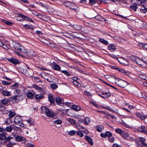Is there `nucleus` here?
<instances>
[{
	"label": "nucleus",
	"instance_id": "52",
	"mask_svg": "<svg viewBox=\"0 0 147 147\" xmlns=\"http://www.w3.org/2000/svg\"><path fill=\"white\" fill-rule=\"evenodd\" d=\"M130 7L132 9L135 11H136V10L137 7L136 5H131L130 6Z\"/></svg>",
	"mask_w": 147,
	"mask_h": 147
},
{
	"label": "nucleus",
	"instance_id": "12",
	"mask_svg": "<svg viewBox=\"0 0 147 147\" xmlns=\"http://www.w3.org/2000/svg\"><path fill=\"white\" fill-rule=\"evenodd\" d=\"M118 71L120 72L123 73L127 76H129L130 75V73L128 71H126L123 69L119 68Z\"/></svg>",
	"mask_w": 147,
	"mask_h": 147
},
{
	"label": "nucleus",
	"instance_id": "45",
	"mask_svg": "<svg viewBox=\"0 0 147 147\" xmlns=\"http://www.w3.org/2000/svg\"><path fill=\"white\" fill-rule=\"evenodd\" d=\"M12 122V121L11 120V118L9 117L5 121L6 123L8 124H10Z\"/></svg>",
	"mask_w": 147,
	"mask_h": 147
},
{
	"label": "nucleus",
	"instance_id": "24",
	"mask_svg": "<svg viewBox=\"0 0 147 147\" xmlns=\"http://www.w3.org/2000/svg\"><path fill=\"white\" fill-rule=\"evenodd\" d=\"M142 7L140 11L142 13H145L147 12V8L144 5H142Z\"/></svg>",
	"mask_w": 147,
	"mask_h": 147
},
{
	"label": "nucleus",
	"instance_id": "1",
	"mask_svg": "<svg viewBox=\"0 0 147 147\" xmlns=\"http://www.w3.org/2000/svg\"><path fill=\"white\" fill-rule=\"evenodd\" d=\"M41 110L42 112L41 113H45L46 115L49 117H54L55 115L53 113V111H51L46 107L43 106L41 108Z\"/></svg>",
	"mask_w": 147,
	"mask_h": 147
},
{
	"label": "nucleus",
	"instance_id": "6",
	"mask_svg": "<svg viewBox=\"0 0 147 147\" xmlns=\"http://www.w3.org/2000/svg\"><path fill=\"white\" fill-rule=\"evenodd\" d=\"M15 140L17 142H21L22 143H25L26 142V139L25 138L21 136H18L15 137Z\"/></svg>",
	"mask_w": 147,
	"mask_h": 147
},
{
	"label": "nucleus",
	"instance_id": "18",
	"mask_svg": "<svg viewBox=\"0 0 147 147\" xmlns=\"http://www.w3.org/2000/svg\"><path fill=\"white\" fill-rule=\"evenodd\" d=\"M115 131L117 133L120 134L121 135H123L124 133V131L119 128L116 129Z\"/></svg>",
	"mask_w": 147,
	"mask_h": 147
},
{
	"label": "nucleus",
	"instance_id": "46",
	"mask_svg": "<svg viewBox=\"0 0 147 147\" xmlns=\"http://www.w3.org/2000/svg\"><path fill=\"white\" fill-rule=\"evenodd\" d=\"M26 147H34V144L28 143L26 144Z\"/></svg>",
	"mask_w": 147,
	"mask_h": 147
},
{
	"label": "nucleus",
	"instance_id": "49",
	"mask_svg": "<svg viewBox=\"0 0 147 147\" xmlns=\"http://www.w3.org/2000/svg\"><path fill=\"white\" fill-rule=\"evenodd\" d=\"M25 19L29 22H33V21L30 18L27 17H25Z\"/></svg>",
	"mask_w": 147,
	"mask_h": 147
},
{
	"label": "nucleus",
	"instance_id": "63",
	"mask_svg": "<svg viewBox=\"0 0 147 147\" xmlns=\"http://www.w3.org/2000/svg\"><path fill=\"white\" fill-rule=\"evenodd\" d=\"M100 135L101 137L105 138H106L107 137L106 133L105 134V133H102L100 134Z\"/></svg>",
	"mask_w": 147,
	"mask_h": 147
},
{
	"label": "nucleus",
	"instance_id": "11",
	"mask_svg": "<svg viewBox=\"0 0 147 147\" xmlns=\"http://www.w3.org/2000/svg\"><path fill=\"white\" fill-rule=\"evenodd\" d=\"M86 140L91 145H93V142H92V139L88 136H85Z\"/></svg>",
	"mask_w": 147,
	"mask_h": 147
},
{
	"label": "nucleus",
	"instance_id": "9",
	"mask_svg": "<svg viewBox=\"0 0 147 147\" xmlns=\"http://www.w3.org/2000/svg\"><path fill=\"white\" fill-rule=\"evenodd\" d=\"M109 50H110L111 51H114L116 49L115 46L113 45H110L108 47Z\"/></svg>",
	"mask_w": 147,
	"mask_h": 147
},
{
	"label": "nucleus",
	"instance_id": "28",
	"mask_svg": "<svg viewBox=\"0 0 147 147\" xmlns=\"http://www.w3.org/2000/svg\"><path fill=\"white\" fill-rule=\"evenodd\" d=\"M74 28L76 30H80L81 29L82 27L80 25H75L74 26Z\"/></svg>",
	"mask_w": 147,
	"mask_h": 147
},
{
	"label": "nucleus",
	"instance_id": "4",
	"mask_svg": "<svg viewBox=\"0 0 147 147\" xmlns=\"http://www.w3.org/2000/svg\"><path fill=\"white\" fill-rule=\"evenodd\" d=\"M116 84L117 85L122 88H125L127 85V82L121 79H116Z\"/></svg>",
	"mask_w": 147,
	"mask_h": 147
},
{
	"label": "nucleus",
	"instance_id": "20",
	"mask_svg": "<svg viewBox=\"0 0 147 147\" xmlns=\"http://www.w3.org/2000/svg\"><path fill=\"white\" fill-rule=\"evenodd\" d=\"M71 108L73 109L76 111H80L81 109V108L79 106H77L75 105H72Z\"/></svg>",
	"mask_w": 147,
	"mask_h": 147
},
{
	"label": "nucleus",
	"instance_id": "44",
	"mask_svg": "<svg viewBox=\"0 0 147 147\" xmlns=\"http://www.w3.org/2000/svg\"><path fill=\"white\" fill-rule=\"evenodd\" d=\"M12 129L14 130L19 131L20 130V128L16 125H13L12 127Z\"/></svg>",
	"mask_w": 147,
	"mask_h": 147
},
{
	"label": "nucleus",
	"instance_id": "42",
	"mask_svg": "<svg viewBox=\"0 0 147 147\" xmlns=\"http://www.w3.org/2000/svg\"><path fill=\"white\" fill-rule=\"evenodd\" d=\"M76 127L79 130H80L81 129H82H82H84V127H83L81 125L78 124L76 125Z\"/></svg>",
	"mask_w": 147,
	"mask_h": 147
},
{
	"label": "nucleus",
	"instance_id": "33",
	"mask_svg": "<svg viewBox=\"0 0 147 147\" xmlns=\"http://www.w3.org/2000/svg\"><path fill=\"white\" fill-rule=\"evenodd\" d=\"M61 71L62 73L64 74L65 75L67 76H70V74H69L67 70H61Z\"/></svg>",
	"mask_w": 147,
	"mask_h": 147
},
{
	"label": "nucleus",
	"instance_id": "30",
	"mask_svg": "<svg viewBox=\"0 0 147 147\" xmlns=\"http://www.w3.org/2000/svg\"><path fill=\"white\" fill-rule=\"evenodd\" d=\"M104 129L103 126L101 125H99L97 127L96 130L100 132Z\"/></svg>",
	"mask_w": 147,
	"mask_h": 147
},
{
	"label": "nucleus",
	"instance_id": "8",
	"mask_svg": "<svg viewBox=\"0 0 147 147\" xmlns=\"http://www.w3.org/2000/svg\"><path fill=\"white\" fill-rule=\"evenodd\" d=\"M51 67L54 70L57 71H59L61 69L60 66L56 63H53Z\"/></svg>",
	"mask_w": 147,
	"mask_h": 147
},
{
	"label": "nucleus",
	"instance_id": "21",
	"mask_svg": "<svg viewBox=\"0 0 147 147\" xmlns=\"http://www.w3.org/2000/svg\"><path fill=\"white\" fill-rule=\"evenodd\" d=\"M90 122V119L89 117H87L85 118L84 120V124L86 125L89 124Z\"/></svg>",
	"mask_w": 147,
	"mask_h": 147
},
{
	"label": "nucleus",
	"instance_id": "64",
	"mask_svg": "<svg viewBox=\"0 0 147 147\" xmlns=\"http://www.w3.org/2000/svg\"><path fill=\"white\" fill-rule=\"evenodd\" d=\"M111 68L113 69L117 70L118 71L119 69V68L118 67L114 66H112Z\"/></svg>",
	"mask_w": 147,
	"mask_h": 147
},
{
	"label": "nucleus",
	"instance_id": "53",
	"mask_svg": "<svg viewBox=\"0 0 147 147\" xmlns=\"http://www.w3.org/2000/svg\"><path fill=\"white\" fill-rule=\"evenodd\" d=\"M109 140L111 142H113L115 141V138L113 137L109 138Z\"/></svg>",
	"mask_w": 147,
	"mask_h": 147
},
{
	"label": "nucleus",
	"instance_id": "32",
	"mask_svg": "<svg viewBox=\"0 0 147 147\" xmlns=\"http://www.w3.org/2000/svg\"><path fill=\"white\" fill-rule=\"evenodd\" d=\"M68 121L71 124L74 125L76 123V121L71 119H69L68 120Z\"/></svg>",
	"mask_w": 147,
	"mask_h": 147
},
{
	"label": "nucleus",
	"instance_id": "3",
	"mask_svg": "<svg viewBox=\"0 0 147 147\" xmlns=\"http://www.w3.org/2000/svg\"><path fill=\"white\" fill-rule=\"evenodd\" d=\"M14 121L16 125L21 127H24V125L23 123L21 117L19 116H16L14 118Z\"/></svg>",
	"mask_w": 147,
	"mask_h": 147
},
{
	"label": "nucleus",
	"instance_id": "61",
	"mask_svg": "<svg viewBox=\"0 0 147 147\" xmlns=\"http://www.w3.org/2000/svg\"><path fill=\"white\" fill-rule=\"evenodd\" d=\"M103 1V0H96V2L99 4H100Z\"/></svg>",
	"mask_w": 147,
	"mask_h": 147
},
{
	"label": "nucleus",
	"instance_id": "57",
	"mask_svg": "<svg viewBox=\"0 0 147 147\" xmlns=\"http://www.w3.org/2000/svg\"><path fill=\"white\" fill-rule=\"evenodd\" d=\"M1 102L2 103L5 104L7 103L8 100L7 99H4L2 100Z\"/></svg>",
	"mask_w": 147,
	"mask_h": 147
},
{
	"label": "nucleus",
	"instance_id": "31",
	"mask_svg": "<svg viewBox=\"0 0 147 147\" xmlns=\"http://www.w3.org/2000/svg\"><path fill=\"white\" fill-rule=\"evenodd\" d=\"M27 97L30 99H32L33 96V94L31 92H28L27 94Z\"/></svg>",
	"mask_w": 147,
	"mask_h": 147
},
{
	"label": "nucleus",
	"instance_id": "58",
	"mask_svg": "<svg viewBox=\"0 0 147 147\" xmlns=\"http://www.w3.org/2000/svg\"><path fill=\"white\" fill-rule=\"evenodd\" d=\"M105 109L107 110L110 111L115 112V111H114V109L113 108H110L109 107H107L105 108Z\"/></svg>",
	"mask_w": 147,
	"mask_h": 147
},
{
	"label": "nucleus",
	"instance_id": "7",
	"mask_svg": "<svg viewBox=\"0 0 147 147\" xmlns=\"http://www.w3.org/2000/svg\"><path fill=\"white\" fill-rule=\"evenodd\" d=\"M7 60L10 62L14 64H17L19 63V61L16 59L13 58H7Z\"/></svg>",
	"mask_w": 147,
	"mask_h": 147
},
{
	"label": "nucleus",
	"instance_id": "29",
	"mask_svg": "<svg viewBox=\"0 0 147 147\" xmlns=\"http://www.w3.org/2000/svg\"><path fill=\"white\" fill-rule=\"evenodd\" d=\"M76 133V131L72 130L69 131L68 134L70 136H72L74 135Z\"/></svg>",
	"mask_w": 147,
	"mask_h": 147
},
{
	"label": "nucleus",
	"instance_id": "41",
	"mask_svg": "<svg viewBox=\"0 0 147 147\" xmlns=\"http://www.w3.org/2000/svg\"><path fill=\"white\" fill-rule=\"evenodd\" d=\"M18 84L17 83H15L14 84L11 86L12 89H15L16 88L18 87Z\"/></svg>",
	"mask_w": 147,
	"mask_h": 147
},
{
	"label": "nucleus",
	"instance_id": "48",
	"mask_svg": "<svg viewBox=\"0 0 147 147\" xmlns=\"http://www.w3.org/2000/svg\"><path fill=\"white\" fill-rule=\"evenodd\" d=\"M142 79H144L145 80H146V77L145 75L140 74L139 76Z\"/></svg>",
	"mask_w": 147,
	"mask_h": 147
},
{
	"label": "nucleus",
	"instance_id": "2",
	"mask_svg": "<svg viewBox=\"0 0 147 147\" xmlns=\"http://www.w3.org/2000/svg\"><path fill=\"white\" fill-rule=\"evenodd\" d=\"M25 98V94H18L11 97L13 100H14L15 102H17L21 101Z\"/></svg>",
	"mask_w": 147,
	"mask_h": 147
},
{
	"label": "nucleus",
	"instance_id": "37",
	"mask_svg": "<svg viewBox=\"0 0 147 147\" xmlns=\"http://www.w3.org/2000/svg\"><path fill=\"white\" fill-rule=\"evenodd\" d=\"M73 83L74 85L78 87H80L81 85L80 84L78 81H73Z\"/></svg>",
	"mask_w": 147,
	"mask_h": 147
},
{
	"label": "nucleus",
	"instance_id": "60",
	"mask_svg": "<svg viewBox=\"0 0 147 147\" xmlns=\"http://www.w3.org/2000/svg\"><path fill=\"white\" fill-rule=\"evenodd\" d=\"M31 26L28 24H26L24 26V27L26 28L27 29H30V28Z\"/></svg>",
	"mask_w": 147,
	"mask_h": 147
},
{
	"label": "nucleus",
	"instance_id": "47",
	"mask_svg": "<svg viewBox=\"0 0 147 147\" xmlns=\"http://www.w3.org/2000/svg\"><path fill=\"white\" fill-rule=\"evenodd\" d=\"M33 87L37 90H41V88L36 85L34 84L33 85Z\"/></svg>",
	"mask_w": 147,
	"mask_h": 147
},
{
	"label": "nucleus",
	"instance_id": "54",
	"mask_svg": "<svg viewBox=\"0 0 147 147\" xmlns=\"http://www.w3.org/2000/svg\"><path fill=\"white\" fill-rule=\"evenodd\" d=\"M91 104L93 105L94 106L98 108V105L95 102L93 101H91Z\"/></svg>",
	"mask_w": 147,
	"mask_h": 147
},
{
	"label": "nucleus",
	"instance_id": "10",
	"mask_svg": "<svg viewBox=\"0 0 147 147\" xmlns=\"http://www.w3.org/2000/svg\"><path fill=\"white\" fill-rule=\"evenodd\" d=\"M118 79L116 78L115 77L113 76H110L109 77V81L111 82H113L115 80V82H116V79Z\"/></svg>",
	"mask_w": 147,
	"mask_h": 147
},
{
	"label": "nucleus",
	"instance_id": "56",
	"mask_svg": "<svg viewBox=\"0 0 147 147\" xmlns=\"http://www.w3.org/2000/svg\"><path fill=\"white\" fill-rule=\"evenodd\" d=\"M89 2L91 5H93L96 3V1L95 0H89Z\"/></svg>",
	"mask_w": 147,
	"mask_h": 147
},
{
	"label": "nucleus",
	"instance_id": "22",
	"mask_svg": "<svg viewBox=\"0 0 147 147\" xmlns=\"http://www.w3.org/2000/svg\"><path fill=\"white\" fill-rule=\"evenodd\" d=\"M71 2L69 1H65L63 3L64 5L66 7H68L71 9H74V8L69 7V6H71Z\"/></svg>",
	"mask_w": 147,
	"mask_h": 147
},
{
	"label": "nucleus",
	"instance_id": "35",
	"mask_svg": "<svg viewBox=\"0 0 147 147\" xmlns=\"http://www.w3.org/2000/svg\"><path fill=\"white\" fill-rule=\"evenodd\" d=\"M6 139V136L3 134H0V139L1 140H3Z\"/></svg>",
	"mask_w": 147,
	"mask_h": 147
},
{
	"label": "nucleus",
	"instance_id": "55",
	"mask_svg": "<svg viewBox=\"0 0 147 147\" xmlns=\"http://www.w3.org/2000/svg\"><path fill=\"white\" fill-rule=\"evenodd\" d=\"M20 90L18 89H16L14 91L15 94H20Z\"/></svg>",
	"mask_w": 147,
	"mask_h": 147
},
{
	"label": "nucleus",
	"instance_id": "26",
	"mask_svg": "<svg viewBox=\"0 0 147 147\" xmlns=\"http://www.w3.org/2000/svg\"><path fill=\"white\" fill-rule=\"evenodd\" d=\"M131 59L133 61L135 62H136L137 60L139 59L138 57H136L134 56H131Z\"/></svg>",
	"mask_w": 147,
	"mask_h": 147
},
{
	"label": "nucleus",
	"instance_id": "36",
	"mask_svg": "<svg viewBox=\"0 0 147 147\" xmlns=\"http://www.w3.org/2000/svg\"><path fill=\"white\" fill-rule=\"evenodd\" d=\"M20 45L18 43H15L14 45V47L16 49L19 50V49H20Z\"/></svg>",
	"mask_w": 147,
	"mask_h": 147
},
{
	"label": "nucleus",
	"instance_id": "15",
	"mask_svg": "<svg viewBox=\"0 0 147 147\" xmlns=\"http://www.w3.org/2000/svg\"><path fill=\"white\" fill-rule=\"evenodd\" d=\"M2 93L4 96H9L10 95V92L6 90H3L2 91Z\"/></svg>",
	"mask_w": 147,
	"mask_h": 147
},
{
	"label": "nucleus",
	"instance_id": "59",
	"mask_svg": "<svg viewBox=\"0 0 147 147\" xmlns=\"http://www.w3.org/2000/svg\"><path fill=\"white\" fill-rule=\"evenodd\" d=\"M2 84L3 85H8L11 84V83H9L7 81H2Z\"/></svg>",
	"mask_w": 147,
	"mask_h": 147
},
{
	"label": "nucleus",
	"instance_id": "17",
	"mask_svg": "<svg viewBox=\"0 0 147 147\" xmlns=\"http://www.w3.org/2000/svg\"><path fill=\"white\" fill-rule=\"evenodd\" d=\"M8 112L9 113L8 116L10 118L13 117L16 115V113L15 112H13L11 111H9Z\"/></svg>",
	"mask_w": 147,
	"mask_h": 147
},
{
	"label": "nucleus",
	"instance_id": "38",
	"mask_svg": "<svg viewBox=\"0 0 147 147\" xmlns=\"http://www.w3.org/2000/svg\"><path fill=\"white\" fill-rule=\"evenodd\" d=\"M5 129L7 132H10L11 131L12 128V127L10 126H7L5 128Z\"/></svg>",
	"mask_w": 147,
	"mask_h": 147
},
{
	"label": "nucleus",
	"instance_id": "40",
	"mask_svg": "<svg viewBox=\"0 0 147 147\" xmlns=\"http://www.w3.org/2000/svg\"><path fill=\"white\" fill-rule=\"evenodd\" d=\"M19 50L20 52L25 53H26L27 52V50L25 49L23 47L20 48V49H19Z\"/></svg>",
	"mask_w": 147,
	"mask_h": 147
},
{
	"label": "nucleus",
	"instance_id": "14",
	"mask_svg": "<svg viewBox=\"0 0 147 147\" xmlns=\"http://www.w3.org/2000/svg\"><path fill=\"white\" fill-rule=\"evenodd\" d=\"M44 96V95L42 94H39L36 95L35 96V98L36 100H39L42 98Z\"/></svg>",
	"mask_w": 147,
	"mask_h": 147
},
{
	"label": "nucleus",
	"instance_id": "39",
	"mask_svg": "<svg viewBox=\"0 0 147 147\" xmlns=\"http://www.w3.org/2000/svg\"><path fill=\"white\" fill-rule=\"evenodd\" d=\"M54 122L56 124H60L62 123V121L60 119H57L55 120Z\"/></svg>",
	"mask_w": 147,
	"mask_h": 147
},
{
	"label": "nucleus",
	"instance_id": "16",
	"mask_svg": "<svg viewBox=\"0 0 147 147\" xmlns=\"http://www.w3.org/2000/svg\"><path fill=\"white\" fill-rule=\"evenodd\" d=\"M137 130L141 132L144 133H146V130L145 129V127L144 126H142L141 127L138 128Z\"/></svg>",
	"mask_w": 147,
	"mask_h": 147
},
{
	"label": "nucleus",
	"instance_id": "51",
	"mask_svg": "<svg viewBox=\"0 0 147 147\" xmlns=\"http://www.w3.org/2000/svg\"><path fill=\"white\" fill-rule=\"evenodd\" d=\"M106 136H108V137H110L112 135V133L109 131H107L106 132Z\"/></svg>",
	"mask_w": 147,
	"mask_h": 147
},
{
	"label": "nucleus",
	"instance_id": "34",
	"mask_svg": "<svg viewBox=\"0 0 147 147\" xmlns=\"http://www.w3.org/2000/svg\"><path fill=\"white\" fill-rule=\"evenodd\" d=\"M51 87L53 90L56 89L58 87L57 85L55 84H52L51 85Z\"/></svg>",
	"mask_w": 147,
	"mask_h": 147
},
{
	"label": "nucleus",
	"instance_id": "13",
	"mask_svg": "<svg viewBox=\"0 0 147 147\" xmlns=\"http://www.w3.org/2000/svg\"><path fill=\"white\" fill-rule=\"evenodd\" d=\"M48 99L51 103H54L55 102V100L52 96V94H50L48 95Z\"/></svg>",
	"mask_w": 147,
	"mask_h": 147
},
{
	"label": "nucleus",
	"instance_id": "19",
	"mask_svg": "<svg viewBox=\"0 0 147 147\" xmlns=\"http://www.w3.org/2000/svg\"><path fill=\"white\" fill-rule=\"evenodd\" d=\"M2 22L4 24L10 26H11L13 25V23L11 22L7 21L4 20H2Z\"/></svg>",
	"mask_w": 147,
	"mask_h": 147
},
{
	"label": "nucleus",
	"instance_id": "62",
	"mask_svg": "<svg viewBox=\"0 0 147 147\" xmlns=\"http://www.w3.org/2000/svg\"><path fill=\"white\" fill-rule=\"evenodd\" d=\"M74 68L76 70H77V71H78L79 72H80V73H83V71H82V70H81L80 69H79V68L78 67H76Z\"/></svg>",
	"mask_w": 147,
	"mask_h": 147
},
{
	"label": "nucleus",
	"instance_id": "23",
	"mask_svg": "<svg viewBox=\"0 0 147 147\" xmlns=\"http://www.w3.org/2000/svg\"><path fill=\"white\" fill-rule=\"evenodd\" d=\"M99 41L101 43L105 45H107L108 44V42L107 41L102 38H100L99 39Z\"/></svg>",
	"mask_w": 147,
	"mask_h": 147
},
{
	"label": "nucleus",
	"instance_id": "5",
	"mask_svg": "<svg viewBox=\"0 0 147 147\" xmlns=\"http://www.w3.org/2000/svg\"><path fill=\"white\" fill-rule=\"evenodd\" d=\"M55 101L58 105L61 106H62L65 103L63 98L59 97H58L55 98Z\"/></svg>",
	"mask_w": 147,
	"mask_h": 147
},
{
	"label": "nucleus",
	"instance_id": "43",
	"mask_svg": "<svg viewBox=\"0 0 147 147\" xmlns=\"http://www.w3.org/2000/svg\"><path fill=\"white\" fill-rule=\"evenodd\" d=\"M78 135L80 137H82L84 136V134L80 131H78L76 132Z\"/></svg>",
	"mask_w": 147,
	"mask_h": 147
},
{
	"label": "nucleus",
	"instance_id": "25",
	"mask_svg": "<svg viewBox=\"0 0 147 147\" xmlns=\"http://www.w3.org/2000/svg\"><path fill=\"white\" fill-rule=\"evenodd\" d=\"M139 141L144 146H147V144L144 142L145 141V140L144 138L140 137L139 138Z\"/></svg>",
	"mask_w": 147,
	"mask_h": 147
},
{
	"label": "nucleus",
	"instance_id": "27",
	"mask_svg": "<svg viewBox=\"0 0 147 147\" xmlns=\"http://www.w3.org/2000/svg\"><path fill=\"white\" fill-rule=\"evenodd\" d=\"M121 136L125 139H127L129 137V135L128 134L127 132H125L124 131L123 135Z\"/></svg>",
	"mask_w": 147,
	"mask_h": 147
},
{
	"label": "nucleus",
	"instance_id": "50",
	"mask_svg": "<svg viewBox=\"0 0 147 147\" xmlns=\"http://www.w3.org/2000/svg\"><path fill=\"white\" fill-rule=\"evenodd\" d=\"M102 94L103 95H105L106 96H111L110 93L109 92H103Z\"/></svg>",
	"mask_w": 147,
	"mask_h": 147
}]
</instances>
